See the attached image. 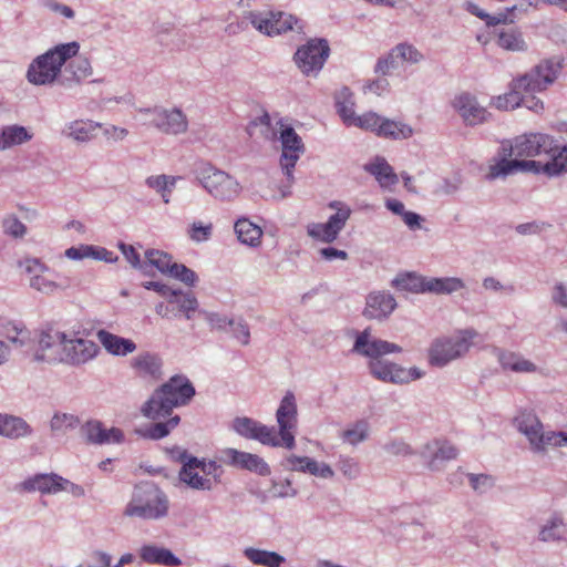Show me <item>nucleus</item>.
Returning a JSON list of instances; mask_svg holds the SVG:
<instances>
[{
	"mask_svg": "<svg viewBox=\"0 0 567 567\" xmlns=\"http://www.w3.org/2000/svg\"><path fill=\"white\" fill-rule=\"evenodd\" d=\"M364 171L373 175L384 189H391L399 182L392 166L382 157H377L374 162L364 165Z\"/></svg>",
	"mask_w": 567,
	"mask_h": 567,
	"instance_id": "obj_37",
	"label": "nucleus"
},
{
	"mask_svg": "<svg viewBox=\"0 0 567 567\" xmlns=\"http://www.w3.org/2000/svg\"><path fill=\"white\" fill-rule=\"evenodd\" d=\"M245 18L256 30L268 37L290 31L293 25L301 30V27L298 25V19L282 11H249Z\"/></svg>",
	"mask_w": 567,
	"mask_h": 567,
	"instance_id": "obj_13",
	"label": "nucleus"
},
{
	"mask_svg": "<svg viewBox=\"0 0 567 567\" xmlns=\"http://www.w3.org/2000/svg\"><path fill=\"white\" fill-rule=\"evenodd\" d=\"M60 475L55 473L35 474L21 483V487L25 492H40L42 494L60 493Z\"/></svg>",
	"mask_w": 567,
	"mask_h": 567,
	"instance_id": "obj_34",
	"label": "nucleus"
},
{
	"mask_svg": "<svg viewBox=\"0 0 567 567\" xmlns=\"http://www.w3.org/2000/svg\"><path fill=\"white\" fill-rule=\"evenodd\" d=\"M64 344L61 349V363L81 367L94 360L101 352L96 342L64 332Z\"/></svg>",
	"mask_w": 567,
	"mask_h": 567,
	"instance_id": "obj_14",
	"label": "nucleus"
},
{
	"mask_svg": "<svg viewBox=\"0 0 567 567\" xmlns=\"http://www.w3.org/2000/svg\"><path fill=\"white\" fill-rule=\"evenodd\" d=\"M234 230L238 240L244 245L257 247L261 243L262 229L246 217L235 221Z\"/></svg>",
	"mask_w": 567,
	"mask_h": 567,
	"instance_id": "obj_38",
	"label": "nucleus"
},
{
	"mask_svg": "<svg viewBox=\"0 0 567 567\" xmlns=\"http://www.w3.org/2000/svg\"><path fill=\"white\" fill-rule=\"evenodd\" d=\"M20 265L29 275V285L31 288L44 295H52L58 290L59 285L44 276V274L49 271V267L39 259L27 258Z\"/></svg>",
	"mask_w": 567,
	"mask_h": 567,
	"instance_id": "obj_23",
	"label": "nucleus"
},
{
	"mask_svg": "<svg viewBox=\"0 0 567 567\" xmlns=\"http://www.w3.org/2000/svg\"><path fill=\"white\" fill-rule=\"evenodd\" d=\"M140 113L148 116V124L163 134L177 136L188 131L187 115L179 107L154 106L141 109Z\"/></svg>",
	"mask_w": 567,
	"mask_h": 567,
	"instance_id": "obj_9",
	"label": "nucleus"
},
{
	"mask_svg": "<svg viewBox=\"0 0 567 567\" xmlns=\"http://www.w3.org/2000/svg\"><path fill=\"white\" fill-rule=\"evenodd\" d=\"M3 229L7 235L14 238H22L27 234V226L16 216H10L3 220Z\"/></svg>",
	"mask_w": 567,
	"mask_h": 567,
	"instance_id": "obj_64",
	"label": "nucleus"
},
{
	"mask_svg": "<svg viewBox=\"0 0 567 567\" xmlns=\"http://www.w3.org/2000/svg\"><path fill=\"white\" fill-rule=\"evenodd\" d=\"M352 352L369 358L368 369L371 375L385 383L406 384L424 375V371L416 367L404 368L383 359L386 354L402 352V348L396 343L375 338L369 328L357 334Z\"/></svg>",
	"mask_w": 567,
	"mask_h": 567,
	"instance_id": "obj_1",
	"label": "nucleus"
},
{
	"mask_svg": "<svg viewBox=\"0 0 567 567\" xmlns=\"http://www.w3.org/2000/svg\"><path fill=\"white\" fill-rule=\"evenodd\" d=\"M96 338L105 351L115 357H126L137 349L133 340L111 333L104 329L96 331Z\"/></svg>",
	"mask_w": 567,
	"mask_h": 567,
	"instance_id": "obj_27",
	"label": "nucleus"
},
{
	"mask_svg": "<svg viewBox=\"0 0 567 567\" xmlns=\"http://www.w3.org/2000/svg\"><path fill=\"white\" fill-rule=\"evenodd\" d=\"M195 177L208 194L219 200H233L241 192L240 184L233 176L207 163L196 168Z\"/></svg>",
	"mask_w": 567,
	"mask_h": 567,
	"instance_id": "obj_8",
	"label": "nucleus"
},
{
	"mask_svg": "<svg viewBox=\"0 0 567 567\" xmlns=\"http://www.w3.org/2000/svg\"><path fill=\"white\" fill-rule=\"evenodd\" d=\"M131 367L142 378L158 380L162 377L163 361L156 353L143 352L132 359Z\"/></svg>",
	"mask_w": 567,
	"mask_h": 567,
	"instance_id": "obj_30",
	"label": "nucleus"
},
{
	"mask_svg": "<svg viewBox=\"0 0 567 567\" xmlns=\"http://www.w3.org/2000/svg\"><path fill=\"white\" fill-rule=\"evenodd\" d=\"M63 340L64 331L52 329L42 331L39 337L34 359L37 361H44L48 363H61V349L64 344Z\"/></svg>",
	"mask_w": 567,
	"mask_h": 567,
	"instance_id": "obj_22",
	"label": "nucleus"
},
{
	"mask_svg": "<svg viewBox=\"0 0 567 567\" xmlns=\"http://www.w3.org/2000/svg\"><path fill=\"white\" fill-rule=\"evenodd\" d=\"M537 539L544 544L567 543V523L561 513L550 514L538 527Z\"/></svg>",
	"mask_w": 567,
	"mask_h": 567,
	"instance_id": "obj_24",
	"label": "nucleus"
},
{
	"mask_svg": "<svg viewBox=\"0 0 567 567\" xmlns=\"http://www.w3.org/2000/svg\"><path fill=\"white\" fill-rule=\"evenodd\" d=\"M514 155H505L504 154V142L497 153V156L494 157L488 166V172L485 175V178L489 182L495 181L501 177H506L516 172H529V169L536 167L534 159H517Z\"/></svg>",
	"mask_w": 567,
	"mask_h": 567,
	"instance_id": "obj_19",
	"label": "nucleus"
},
{
	"mask_svg": "<svg viewBox=\"0 0 567 567\" xmlns=\"http://www.w3.org/2000/svg\"><path fill=\"white\" fill-rule=\"evenodd\" d=\"M421 455L427 460L431 471H441L443 462L456 458L457 449L450 442L435 440L425 444Z\"/></svg>",
	"mask_w": 567,
	"mask_h": 567,
	"instance_id": "obj_25",
	"label": "nucleus"
},
{
	"mask_svg": "<svg viewBox=\"0 0 567 567\" xmlns=\"http://www.w3.org/2000/svg\"><path fill=\"white\" fill-rule=\"evenodd\" d=\"M369 435V424L364 420H359L349 427H347L341 433V439L343 442L349 443L350 445H358L359 443L365 441Z\"/></svg>",
	"mask_w": 567,
	"mask_h": 567,
	"instance_id": "obj_50",
	"label": "nucleus"
},
{
	"mask_svg": "<svg viewBox=\"0 0 567 567\" xmlns=\"http://www.w3.org/2000/svg\"><path fill=\"white\" fill-rule=\"evenodd\" d=\"M394 52L398 54L400 62H408L416 64L423 61L424 55L412 44L400 43L394 47Z\"/></svg>",
	"mask_w": 567,
	"mask_h": 567,
	"instance_id": "obj_55",
	"label": "nucleus"
},
{
	"mask_svg": "<svg viewBox=\"0 0 567 567\" xmlns=\"http://www.w3.org/2000/svg\"><path fill=\"white\" fill-rule=\"evenodd\" d=\"M297 404L292 392H287L276 412L279 427L278 441L280 446L292 450L296 446L295 430L297 429Z\"/></svg>",
	"mask_w": 567,
	"mask_h": 567,
	"instance_id": "obj_16",
	"label": "nucleus"
},
{
	"mask_svg": "<svg viewBox=\"0 0 567 567\" xmlns=\"http://www.w3.org/2000/svg\"><path fill=\"white\" fill-rule=\"evenodd\" d=\"M281 156L280 165L288 178L289 185L280 188V198L291 194L290 185L293 181L292 169L300 156L305 153V145L301 137L291 126H285L280 131Z\"/></svg>",
	"mask_w": 567,
	"mask_h": 567,
	"instance_id": "obj_11",
	"label": "nucleus"
},
{
	"mask_svg": "<svg viewBox=\"0 0 567 567\" xmlns=\"http://www.w3.org/2000/svg\"><path fill=\"white\" fill-rule=\"evenodd\" d=\"M195 395V388L185 375H174L157 388L142 405V414L150 420L166 419L174 408L183 406Z\"/></svg>",
	"mask_w": 567,
	"mask_h": 567,
	"instance_id": "obj_3",
	"label": "nucleus"
},
{
	"mask_svg": "<svg viewBox=\"0 0 567 567\" xmlns=\"http://www.w3.org/2000/svg\"><path fill=\"white\" fill-rule=\"evenodd\" d=\"M181 179V176L161 174L148 176L145 179V184L148 188L158 193L165 204H168L171 202V194L175 188L176 183Z\"/></svg>",
	"mask_w": 567,
	"mask_h": 567,
	"instance_id": "obj_41",
	"label": "nucleus"
},
{
	"mask_svg": "<svg viewBox=\"0 0 567 567\" xmlns=\"http://www.w3.org/2000/svg\"><path fill=\"white\" fill-rule=\"evenodd\" d=\"M169 502L166 494L153 483L137 486L127 503L124 515L145 520H156L167 516Z\"/></svg>",
	"mask_w": 567,
	"mask_h": 567,
	"instance_id": "obj_5",
	"label": "nucleus"
},
{
	"mask_svg": "<svg viewBox=\"0 0 567 567\" xmlns=\"http://www.w3.org/2000/svg\"><path fill=\"white\" fill-rule=\"evenodd\" d=\"M32 134L18 124L7 125L0 130V151L24 144L32 140Z\"/></svg>",
	"mask_w": 567,
	"mask_h": 567,
	"instance_id": "obj_39",
	"label": "nucleus"
},
{
	"mask_svg": "<svg viewBox=\"0 0 567 567\" xmlns=\"http://www.w3.org/2000/svg\"><path fill=\"white\" fill-rule=\"evenodd\" d=\"M400 59L394 52V48L384 56L380 58L374 66V72L381 75H388L400 65Z\"/></svg>",
	"mask_w": 567,
	"mask_h": 567,
	"instance_id": "obj_59",
	"label": "nucleus"
},
{
	"mask_svg": "<svg viewBox=\"0 0 567 567\" xmlns=\"http://www.w3.org/2000/svg\"><path fill=\"white\" fill-rule=\"evenodd\" d=\"M188 457L192 460L193 466H196L205 477H209V481H214V487L220 483L223 470L217 462L199 460L189 455Z\"/></svg>",
	"mask_w": 567,
	"mask_h": 567,
	"instance_id": "obj_51",
	"label": "nucleus"
},
{
	"mask_svg": "<svg viewBox=\"0 0 567 567\" xmlns=\"http://www.w3.org/2000/svg\"><path fill=\"white\" fill-rule=\"evenodd\" d=\"M92 74L93 68L90 60L85 56H80L65 66L63 76L60 79V85L63 87L79 85Z\"/></svg>",
	"mask_w": 567,
	"mask_h": 567,
	"instance_id": "obj_31",
	"label": "nucleus"
},
{
	"mask_svg": "<svg viewBox=\"0 0 567 567\" xmlns=\"http://www.w3.org/2000/svg\"><path fill=\"white\" fill-rule=\"evenodd\" d=\"M140 557L147 564L162 565L166 567H178L182 560L169 549L156 545H144L140 549Z\"/></svg>",
	"mask_w": 567,
	"mask_h": 567,
	"instance_id": "obj_35",
	"label": "nucleus"
},
{
	"mask_svg": "<svg viewBox=\"0 0 567 567\" xmlns=\"http://www.w3.org/2000/svg\"><path fill=\"white\" fill-rule=\"evenodd\" d=\"M7 339L17 347H24L31 340L30 331L22 324L8 323L4 327Z\"/></svg>",
	"mask_w": 567,
	"mask_h": 567,
	"instance_id": "obj_52",
	"label": "nucleus"
},
{
	"mask_svg": "<svg viewBox=\"0 0 567 567\" xmlns=\"http://www.w3.org/2000/svg\"><path fill=\"white\" fill-rule=\"evenodd\" d=\"M463 186V177L455 174L452 177H445L440 181L435 188L434 194L437 196H453L457 194Z\"/></svg>",
	"mask_w": 567,
	"mask_h": 567,
	"instance_id": "obj_53",
	"label": "nucleus"
},
{
	"mask_svg": "<svg viewBox=\"0 0 567 567\" xmlns=\"http://www.w3.org/2000/svg\"><path fill=\"white\" fill-rule=\"evenodd\" d=\"M382 116L374 112H368L357 116L351 125L362 130L371 131L379 136V126H381Z\"/></svg>",
	"mask_w": 567,
	"mask_h": 567,
	"instance_id": "obj_56",
	"label": "nucleus"
},
{
	"mask_svg": "<svg viewBox=\"0 0 567 567\" xmlns=\"http://www.w3.org/2000/svg\"><path fill=\"white\" fill-rule=\"evenodd\" d=\"M336 106L343 122L347 125H351L357 115L354 112L353 94L348 87H342L336 94Z\"/></svg>",
	"mask_w": 567,
	"mask_h": 567,
	"instance_id": "obj_44",
	"label": "nucleus"
},
{
	"mask_svg": "<svg viewBox=\"0 0 567 567\" xmlns=\"http://www.w3.org/2000/svg\"><path fill=\"white\" fill-rule=\"evenodd\" d=\"M468 483L471 487L477 492V493H486L488 489H491L494 484L495 480L493 476L487 474H467Z\"/></svg>",
	"mask_w": 567,
	"mask_h": 567,
	"instance_id": "obj_62",
	"label": "nucleus"
},
{
	"mask_svg": "<svg viewBox=\"0 0 567 567\" xmlns=\"http://www.w3.org/2000/svg\"><path fill=\"white\" fill-rule=\"evenodd\" d=\"M311 461L312 458L309 456H298L296 454H289L282 460L281 466L286 471L308 474V468L310 467Z\"/></svg>",
	"mask_w": 567,
	"mask_h": 567,
	"instance_id": "obj_57",
	"label": "nucleus"
},
{
	"mask_svg": "<svg viewBox=\"0 0 567 567\" xmlns=\"http://www.w3.org/2000/svg\"><path fill=\"white\" fill-rule=\"evenodd\" d=\"M454 111L460 115L465 125L476 126L489 120V112L468 92H462L452 101Z\"/></svg>",
	"mask_w": 567,
	"mask_h": 567,
	"instance_id": "obj_18",
	"label": "nucleus"
},
{
	"mask_svg": "<svg viewBox=\"0 0 567 567\" xmlns=\"http://www.w3.org/2000/svg\"><path fill=\"white\" fill-rule=\"evenodd\" d=\"M329 53L330 48L327 40L311 39L297 50L293 60L303 74H317L322 69Z\"/></svg>",
	"mask_w": 567,
	"mask_h": 567,
	"instance_id": "obj_15",
	"label": "nucleus"
},
{
	"mask_svg": "<svg viewBox=\"0 0 567 567\" xmlns=\"http://www.w3.org/2000/svg\"><path fill=\"white\" fill-rule=\"evenodd\" d=\"M270 493L272 497L291 498L298 494V491L292 486V482L286 478L281 482L272 481Z\"/></svg>",
	"mask_w": 567,
	"mask_h": 567,
	"instance_id": "obj_63",
	"label": "nucleus"
},
{
	"mask_svg": "<svg viewBox=\"0 0 567 567\" xmlns=\"http://www.w3.org/2000/svg\"><path fill=\"white\" fill-rule=\"evenodd\" d=\"M81 435L93 445L121 444L125 440L124 432L118 427L106 429L99 420H90L81 425Z\"/></svg>",
	"mask_w": 567,
	"mask_h": 567,
	"instance_id": "obj_21",
	"label": "nucleus"
},
{
	"mask_svg": "<svg viewBox=\"0 0 567 567\" xmlns=\"http://www.w3.org/2000/svg\"><path fill=\"white\" fill-rule=\"evenodd\" d=\"M154 423L146 425L144 427L137 429L136 433L147 440L157 441L166 437L181 422V417L178 415H169L167 420L164 419L153 420Z\"/></svg>",
	"mask_w": 567,
	"mask_h": 567,
	"instance_id": "obj_36",
	"label": "nucleus"
},
{
	"mask_svg": "<svg viewBox=\"0 0 567 567\" xmlns=\"http://www.w3.org/2000/svg\"><path fill=\"white\" fill-rule=\"evenodd\" d=\"M181 460L184 462L179 471V480L183 483L196 491L214 489V481H209V477L199 474L200 471L196 466H193V462L186 451L182 453Z\"/></svg>",
	"mask_w": 567,
	"mask_h": 567,
	"instance_id": "obj_29",
	"label": "nucleus"
},
{
	"mask_svg": "<svg viewBox=\"0 0 567 567\" xmlns=\"http://www.w3.org/2000/svg\"><path fill=\"white\" fill-rule=\"evenodd\" d=\"M168 276L182 281L183 284L193 287L198 280L197 275L195 271L189 269L183 264L174 262V266H172Z\"/></svg>",
	"mask_w": 567,
	"mask_h": 567,
	"instance_id": "obj_58",
	"label": "nucleus"
},
{
	"mask_svg": "<svg viewBox=\"0 0 567 567\" xmlns=\"http://www.w3.org/2000/svg\"><path fill=\"white\" fill-rule=\"evenodd\" d=\"M233 430L248 440H256L264 445L281 447L274 426H267L254 419L238 416L233 421Z\"/></svg>",
	"mask_w": 567,
	"mask_h": 567,
	"instance_id": "obj_17",
	"label": "nucleus"
},
{
	"mask_svg": "<svg viewBox=\"0 0 567 567\" xmlns=\"http://www.w3.org/2000/svg\"><path fill=\"white\" fill-rule=\"evenodd\" d=\"M80 44L76 41L61 43L38 55L29 64L25 78L29 83L38 86L60 84L63 76L62 68L72 58L76 56Z\"/></svg>",
	"mask_w": 567,
	"mask_h": 567,
	"instance_id": "obj_4",
	"label": "nucleus"
},
{
	"mask_svg": "<svg viewBox=\"0 0 567 567\" xmlns=\"http://www.w3.org/2000/svg\"><path fill=\"white\" fill-rule=\"evenodd\" d=\"M396 308L394 297L385 292H372L367 298L364 315L371 319L388 317Z\"/></svg>",
	"mask_w": 567,
	"mask_h": 567,
	"instance_id": "obj_32",
	"label": "nucleus"
},
{
	"mask_svg": "<svg viewBox=\"0 0 567 567\" xmlns=\"http://www.w3.org/2000/svg\"><path fill=\"white\" fill-rule=\"evenodd\" d=\"M554 150V138L544 133H529L504 142V154L515 158L536 157Z\"/></svg>",
	"mask_w": 567,
	"mask_h": 567,
	"instance_id": "obj_12",
	"label": "nucleus"
},
{
	"mask_svg": "<svg viewBox=\"0 0 567 567\" xmlns=\"http://www.w3.org/2000/svg\"><path fill=\"white\" fill-rule=\"evenodd\" d=\"M497 44L507 51L522 52L527 49V44L523 34L517 29H509L501 31L497 39Z\"/></svg>",
	"mask_w": 567,
	"mask_h": 567,
	"instance_id": "obj_48",
	"label": "nucleus"
},
{
	"mask_svg": "<svg viewBox=\"0 0 567 567\" xmlns=\"http://www.w3.org/2000/svg\"><path fill=\"white\" fill-rule=\"evenodd\" d=\"M465 288V284L457 277H426L425 292L435 295H451Z\"/></svg>",
	"mask_w": 567,
	"mask_h": 567,
	"instance_id": "obj_40",
	"label": "nucleus"
},
{
	"mask_svg": "<svg viewBox=\"0 0 567 567\" xmlns=\"http://www.w3.org/2000/svg\"><path fill=\"white\" fill-rule=\"evenodd\" d=\"M412 134L413 128L410 125L382 117L381 126H379V136L405 140L411 137Z\"/></svg>",
	"mask_w": 567,
	"mask_h": 567,
	"instance_id": "obj_45",
	"label": "nucleus"
},
{
	"mask_svg": "<svg viewBox=\"0 0 567 567\" xmlns=\"http://www.w3.org/2000/svg\"><path fill=\"white\" fill-rule=\"evenodd\" d=\"M244 555L252 564L264 567H280L286 561V558L276 551L255 547L245 548Z\"/></svg>",
	"mask_w": 567,
	"mask_h": 567,
	"instance_id": "obj_42",
	"label": "nucleus"
},
{
	"mask_svg": "<svg viewBox=\"0 0 567 567\" xmlns=\"http://www.w3.org/2000/svg\"><path fill=\"white\" fill-rule=\"evenodd\" d=\"M147 262V269L150 267H155L159 272L164 275H168L174 262L172 261V256L165 251L157 249H148L145 251V261Z\"/></svg>",
	"mask_w": 567,
	"mask_h": 567,
	"instance_id": "obj_49",
	"label": "nucleus"
},
{
	"mask_svg": "<svg viewBox=\"0 0 567 567\" xmlns=\"http://www.w3.org/2000/svg\"><path fill=\"white\" fill-rule=\"evenodd\" d=\"M550 156L546 163L534 161L536 167L529 169L530 173H544L549 177L557 176L567 172V147L558 148L554 143V150L550 153H545Z\"/></svg>",
	"mask_w": 567,
	"mask_h": 567,
	"instance_id": "obj_33",
	"label": "nucleus"
},
{
	"mask_svg": "<svg viewBox=\"0 0 567 567\" xmlns=\"http://www.w3.org/2000/svg\"><path fill=\"white\" fill-rule=\"evenodd\" d=\"M79 416L71 413L56 412L50 420V430L58 435H65L68 432L75 430L80 425Z\"/></svg>",
	"mask_w": 567,
	"mask_h": 567,
	"instance_id": "obj_47",
	"label": "nucleus"
},
{
	"mask_svg": "<svg viewBox=\"0 0 567 567\" xmlns=\"http://www.w3.org/2000/svg\"><path fill=\"white\" fill-rule=\"evenodd\" d=\"M167 301L178 307L182 312L184 310H197L198 301L192 292H182L181 290H173L169 292Z\"/></svg>",
	"mask_w": 567,
	"mask_h": 567,
	"instance_id": "obj_54",
	"label": "nucleus"
},
{
	"mask_svg": "<svg viewBox=\"0 0 567 567\" xmlns=\"http://www.w3.org/2000/svg\"><path fill=\"white\" fill-rule=\"evenodd\" d=\"M425 281L426 277L408 272L404 275L398 276L393 280V286L401 291H408L413 293H424L425 292Z\"/></svg>",
	"mask_w": 567,
	"mask_h": 567,
	"instance_id": "obj_46",
	"label": "nucleus"
},
{
	"mask_svg": "<svg viewBox=\"0 0 567 567\" xmlns=\"http://www.w3.org/2000/svg\"><path fill=\"white\" fill-rule=\"evenodd\" d=\"M3 425L1 436L10 440L28 437L33 433L31 425L20 416L7 414Z\"/></svg>",
	"mask_w": 567,
	"mask_h": 567,
	"instance_id": "obj_43",
	"label": "nucleus"
},
{
	"mask_svg": "<svg viewBox=\"0 0 567 567\" xmlns=\"http://www.w3.org/2000/svg\"><path fill=\"white\" fill-rule=\"evenodd\" d=\"M476 337L477 332L474 329H464L454 336L436 339L430 348V363L443 368L450 362L463 358L472 348Z\"/></svg>",
	"mask_w": 567,
	"mask_h": 567,
	"instance_id": "obj_7",
	"label": "nucleus"
},
{
	"mask_svg": "<svg viewBox=\"0 0 567 567\" xmlns=\"http://www.w3.org/2000/svg\"><path fill=\"white\" fill-rule=\"evenodd\" d=\"M517 430L528 441L530 452L545 456L550 449L565 446V431L546 430L533 413H522L516 417Z\"/></svg>",
	"mask_w": 567,
	"mask_h": 567,
	"instance_id": "obj_6",
	"label": "nucleus"
},
{
	"mask_svg": "<svg viewBox=\"0 0 567 567\" xmlns=\"http://www.w3.org/2000/svg\"><path fill=\"white\" fill-rule=\"evenodd\" d=\"M118 249L122 251L125 259L127 260V262H130V265L133 268L138 269L144 274H147V262L141 260L140 254L136 251L134 246L124 243H118Z\"/></svg>",
	"mask_w": 567,
	"mask_h": 567,
	"instance_id": "obj_61",
	"label": "nucleus"
},
{
	"mask_svg": "<svg viewBox=\"0 0 567 567\" xmlns=\"http://www.w3.org/2000/svg\"><path fill=\"white\" fill-rule=\"evenodd\" d=\"M219 461L226 465L247 470L261 476L270 474L269 465L257 454L227 447L220 451Z\"/></svg>",
	"mask_w": 567,
	"mask_h": 567,
	"instance_id": "obj_20",
	"label": "nucleus"
},
{
	"mask_svg": "<svg viewBox=\"0 0 567 567\" xmlns=\"http://www.w3.org/2000/svg\"><path fill=\"white\" fill-rule=\"evenodd\" d=\"M213 234V224L204 225L202 221H194L188 229V237L195 243L207 241Z\"/></svg>",
	"mask_w": 567,
	"mask_h": 567,
	"instance_id": "obj_60",
	"label": "nucleus"
},
{
	"mask_svg": "<svg viewBox=\"0 0 567 567\" xmlns=\"http://www.w3.org/2000/svg\"><path fill=\"white\" fill-rule=\"evenodd\" d=\"M329 208L336 213L326 223H311L307 226L309 237L326 244H331L339 237L352 213L351 208L340 200L330 202Z\"/></svg>",
	"mask_w": 567,
	"mask_h": 567,
	"instance_id": "obj_10",
	"label": "nucleus"
},
{
	"mask_svg": "<svg viewBox=\"0 0 567 567\" xmlns=\"http://www.w3.org/2000/svg\"><path fill=\"white\" fill-rule=\"evenodd\" d=\"M499 365L505 371H511L519 374H534L543 373V369L535 362L525 358L520 352L499 350L497 354Z\"/></svg>",
	"mask_w": 567,
	"mask_h": 567,
	"instance_id": "obj_26",
	"label": "nucleus"
},
{
	"mask_svg": "<svg viewBox=\"0 0 567 567\" xmlns=\"http://www.w3.org/2000/svg\"><path fill=\"white\" fill-rule=\"evenodd\" d=\"M100 126V123L92 120H73L64 125L61 133L65 138L85 144L94 138Z\"/></svg>",
	"mask_w": 567,
	"mask_h": 567,
	"instance_id": "obj_28",
	"label": "nucleus"
},
{
	"mask_svg": "<svg viewBox=\"0 0 567 567\" xmlns=\"http://www.w3.org/2000/svg\"><path fill=\"white\" fill-rule=\"evenodd\" d=\"M560 64L554 60H544L529 72L511 83L509 92L492 99L491 105L497 110H514L524 103L523 93H536L546 90L558 78Z\"/></svg>",
	"mask_w": 567,
	"mask_h": 567,
	"instance_id": "obj_2",
	"label": "nucleus"
}]
</instances>
